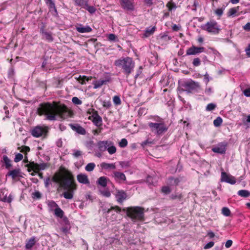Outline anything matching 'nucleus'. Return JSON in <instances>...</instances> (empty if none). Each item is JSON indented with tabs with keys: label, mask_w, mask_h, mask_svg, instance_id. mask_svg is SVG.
Instances as JSON below:
<instances>
[{
	"label": "nucleus",
	"mask_w": 250,
	"mask_h": 250,
	"mask_svg": "<svg viewBox=\"0 0 250 250\" xmlns=\"http://www.w3.org/2000/svg\"><path fill=\"white\" fill-rule=\"evenodd\" d=\"M93 118V122L97 126H100L102 123V118L98 114L97 112H95L92 115Z\"/></svg>",
	"instance_id": "obj_24"
},
{
	"label": "nucleus",
	"mask_w": 250,
	"mask_h": 250,
	"mask_svg": "<svg viewBox=\"0 0 250 250\" xmlns=\"http://www.w3.org/2000/svg\"><path fill=\"white\" fill-rule=\"evenodd\" d=\"M107 178L104 176L100 177L97 181V183L103 187H105L107 186Z\"/></svg>",
	"instance_id": "obj_29"
},
{
	"label": "nucleus",
	"mask_w": 250,
	"mask_h": 250,
	"mask_svg": "<svg viewBox=\"0 0 250 250\" xmlns=\"http://www.w3.org/2000/svg\"><path fill=\"white\" fill-rule=\"evenodd\" d=\"M92 79V77H87L86 76H80L78 78V81L82 84L85 83V82H88Z\"/></svg>",
	"instance_id": "obj_32"
},
{
	"label": "nucleus",
	"mask_w": 250,
	"mask_h": 250,
	"mask_svg": "<svg viewBox=\"0 0 250 250\" xmlns=\"http://www.w3.org/2000/svg\"><path fill=\"white\" fill-rule=\"evenodd\" d=\"M69 173L62 175L60 173H56L53 176L48 177L44 179V186L48 188L53 183L57 184L58 188L70 189L73 186Z\"/></svg>",
	"instance_id": "obj_2"
},
{
	"label": "nucleus",
	"mask_w": 250,
	"mask_h": 250,
	"mask_svg": "<svg viewBox=\"0 0 250 250\" xmlns=\"http://www.w3.org/2000/svg\"><path fill=\"white\" fill-rule=\"evenodd\" d=\"M114 64L119 68H121L123 72L126 75H129L133 70L135 63L132 58L126 57H122L116 60Z\"/></svg>",
	"instance_id": "obj_3"
},
{
	"label": "nucleus",
	"mask_w": 250,
	"mask_h": 250,
	"mask_svg": "<svg viewBox=\"0 0 250 250\" xmlns=\"http://www.w3.org/2000/svg\"><path fill=\"white\" fill-rule=\"evenodd\" d=\"M87 1L85 0H75V3L76 5L80 6H85Z\"/></svg>",
	"instance_id": "obj_41"
},
{
	"label": "nucleus",
	"mask_w": 250,
	"mask_h": 250,
	"mask_svg": "<svg viewBox=\"0 0 250 250\" xmlns=\"http://www.w3.org/2000/svg\"><path fill=\"white\" fill-rule=\"evenodd\" d=\"M101 194L104 197H109L111 195L110 192L108 190H100Z\"/></svg>",
	"instance_id": "obj_47"
},
{
	"label": "nucleus",
	"mask_w": 250,
	"mask_h": 250,
	"mask_svg": "<svg viewBox=\"0 0 250 250\" xmlns=\"http://www.w3.org/2000/svg\"><path fill=\"white\" fill-rule=\"evenodd\" d=\"M110 176L114 179L115 181L118 183L122 184L126 181V176L125 174L122 172L114 171Z\"/></svg>",
	"instance_id": "obj_11"
},
{
	"label": "nucleus",
	"mask_w": 250,
	"mask_h": 250,
	"mask_svg": "<svg viewBox=\"0 0 250 250\" xmlns=\"http://www.w3.org/2000/svg\"><path fill=\"white\" fill-rule=\"evenodd\" d=\"M156 30V27L153 26L152 27L147 28L145 31L144 36L148 37L152 35Z\"/></svg>",
	"instance_id": "obj_31"
},
{
	"label": "nucleus",
	"mask_w": 250,
	"mask_h": 250,
	"mask_svg": "<svg viewBox=\"0 0 250 250\" xmlns=\"http://www.w3.org/2000/svg\"><path fill=\"white\" fill-rule=\"evenodd\" d=\"M76 29L78 32L81 33H89L92 31V29L90 26H83L81 24L76 26Z\"/></svg>",
	"instance_id": "obj_22"
},
{
	"label": "nucleus",
	"mask_w": 250,
	"mask_h": 250,
	"mask_svg": "<svg viewBox=\"0 0 250 250\" xmlns=\"http://www.w3.org/2000/svg\"><path fill=\"white\" fill-rule=\"evenodd\" d=\"M202 29L212 34L219 33L220 28L217 22L213 20L210 21L202 26Z\"/></svg>",
	"instance_id": "obj_6"
},
{
	"label": "nucleus",
	"mask_w": 250,
	"mask_h": 250,
	"mask_svg": "<svg viewBox=\"0 0 250 250\" xmlns=\"http://www.w3.org/2000/svg\"><path fill=\"white\" fill-rule=\"evenodd\" d=\"M84 8L87 10L91 14H93L96 11V8L92 6H89L87 2L86 3Z\"/></svg>",
	"instance_id": "obj_37"
},
{
	"label": "nucleus",
	"mask_w": 250,
	"mask_h": 250,
	"mask_svg": "<svg viewBox=\"0 0 250 250\" xmlns=\"http://www.w3.org/2000/svg\"><path fill=\"white\" fill-rule=\"evenodd\" d=\"M127 143H128L127 140L125 138H124L122 139L119 142V145L120 147L123 148L127 146Z\"/></svg>",
	"instance_id": "obj_43"
},
{
	"label": "nucleus",
	"mask_w": 250,
	"mask_h": 250,
	"mask_svg": "<svg viewBox=\"0 0 250 250\" xmlns=\"http://www.w3.org/2000/svg\"><path fill=\"white\" fill-rule=\"evenodd\" d=\"M240 7L239 6H237L235 7H233L229 9L228 12V17H234L236 15V14L239 11Z\"/></svg>",
	"instance_id": "obj_28"
},
{
	"label": "nucleus",
	"mask_w": 250,
	"mask_h": 250,
	"mask_svg": "<svg viewBox=\"0 0 250 250\" xmlns=\"http://www.w3.org/2000/svg\"><path fill=\"white\" fill-rule=\"evenodd\" d=\"M183 87L185 91L190 93L198 88L199 84L198 83L189 80L184 83Z\"/></svg>",
	"instance_id": "obj_9"
},
{
	"label": "nucleus",
	"mask_w": 250,
	"mask_h": 250,
	"mask_svg": "<svg viewBox=\"0 0 250 250\" xmlns=\"http://www.w3.org/2000/svg\"><path fill=\"white\" fill-rule=\"evenodd\" d=\"M70 178L71 179L72 183V185L73 186L72 187V188H70V189H63L64 190H66L63 194V197L66 199H71L73 198V192L74 190H76L77 188L76 184H75L73 177L71 174H70Z\"/></svg>",
	"instance_id": "obj_10"
},
{
	"label": "nucleus",
	"mask_w": 250,
	"mask_h": 250,
	"mask_svg": "<svg viewBox=\"0 0 250 250\" xmlns=\"http://www.w3.org/2000/svg\"><path fill=\"white\" fill-rule=\"evenodd\" d=\"M244 29L245 30L250 31V22H248L244 26Z\"/></svg>",
	"instance_id": "obj_63"
},
{
	"label": "nucleus",
	"mask_w": 250,
	"mask_h": 250,
	"mask_svg": "<svg viewBox=\"0 0 250 250\" xmlns=\"http://www.w3.org/2000/svg\"><path fill=\"white\" fill-rule=\"evenodd\" d=\"M121 5L126 10L132 11L134 9V5L131 0H121Z\"/></svg>",
	"instance_id": "obj_16"
},
{
	"label": "nucleus",
	"mask_w": 250,
	"mask_h": 250,
	"mask_svg": "<svg viewBox=\"0 0 250 250\" xmlns=\"http://www.w3.org/2000/svg\"><path fill=\"white\" fill-rule=\"evenodd\" d=\"M179 182V180L178 178H174L170 177L168 179V183L171 185H177Z\"/></svg>",
	"instance_id": "obj_39"
},
{
	"label": "nucleus",
	"mask_w": 250,
	"mask_h": 250,
	"mask_svg": "<svg viewBox=\"0 0 250 250\" xmlns=\"http://www.w3.org/2000/svg\"><path fill=\"white\" fill-rule=\"evenodd\" d=\"M103 106L106 108H109L111 106V103L109 101H104L103 102Z\"/></svg>",
	"instance_id": "obj_61"
},
{
	"label": "nucleus",
	"mask_w": 250,
	"mask_h": 250,
	"mask_svg": "<svg viewBox=\"0 0 250 250\" xmlns=\"http://www.w3.org/2000/svg\"><path fill=\"white\" fill-rule=\"evenodd\" d=\"M227 143L226 142H221L215 147L212 148V151L215 153L219 154H224L226 152Z\"/></svg>",
	"instance_id": "obj_14"
},
{
	"label": "nucleus",
	"mask_w": 250,
	"mask_h": 250,
	"mask_svg": "<svg viewBox=\"0 0 250 250\" xmlns=\"http://www.w3.org/2000/svg\"><path fill=\"white\" fill-rule=\"evenodd\" d=\"M23 159V155L21 153H17L15 155L14 161L16 163L20 162Z\"/></svg>",
	"instance_id": "obj_46"
},
{
	"label": "nucleus",
	"mask_w": 250,
	"mask_h": 250,
	"mask_svg": "<svg viewBox=\"0 0 250 250\" xmlns=\"http://www.w3.org/2000/svg\"><path fill=\"white\" fill-rule=\"evenodd\" d=\"M37 241L35 236L30 238L26 242L25 245V248L27 250H30L35 245L36 242Z\"/></svg>",
	"instance_id": "obj_25"
},
{
	"label": "nucleus",
	"mask_w": 250,
	"mask_h": 250,
	"mask_svg": "<svg viewBox=\"0 0 250 250\" xmlns=\"http://www.w3.org/2000/svg\"><path fill=\"white\" fill-rule=\"evenodd\" d=\"M13 199V196L12 194H8L7 190L4 189L0 191V201L4 202L10 203Z\"/></svg>",
	"instance_id": "obj_12"
},
{
	"label": "nucleus",
	"mask_w": 250,
	"mask_h": 250,
	"mask_svg": "<svg viewBox=\"0 0 250 250\" xmlns=\"http://www.w3.org/2000/svg\"><path fill=\"white\" fill-rule=\"evenodd\" d=\"M109 141H100L97 143V146L99 151L104 152L107 150Z\"/></svg>",
	"instance_id": "obj_19"
},
{
	"label": "nucleus",
	"mask_w": 250,
	"mask_h": 250,
	"mask_svg": "<svg viewBox=\"0 0 250 250\" xmlns=\"http://www.w3.org/2000/svg\"><path fill=\"white\" fill-rule=\"evenodd\" d=\"M32 197L36 199H40L41 197V194L39 191H36L32 193Z\"/></svg>",
	"instance_id": "obj_54"
},
{
	"label": "nucleus",
	"mask_w": 250,
	"mask_h": 250,
	"mask_svg": "<svg viewBox=\"0 0 250 250\" xmlns=\"http://www.w3.org/2000/svg\"><path fill=\"white\" fill-rule=\"evenodd\" d=\"M72 101L74 104L77 105L81 104L82 103V102L78 98L76 97H73Z\"/></svg>",
	"instance_id": "obj_49"
},
{
	"label": "nucleus",
	"mask_w": 250,
	"mask_h": 250,
	"mask_svg": "<svg viewBox=\"0 0 250 250\" xmlns=\"http://www.w3.org/2000/svg\"><path fill=\"white\" fill-rule=\"evenodd\" d=\"M101 167L103 169H116L115 163H106L105 162L102 163L100 165Z\"/></svg>",
	"instance_id": "obj_26"
},
{
	"label": "nucleus",
	"mask_w": 250,
	"mask_h": 250,
	"mask_svg": "<svg viewBox=\"0 0 250 250\" xmlns=\"http://www.w3.org/2000/svg\"><path fill=\"white\" fill-rule=\"evenodd\" d=\"M48 127L44 125H39L34 127L31 130V135L36 138L46 135Z\"/></svg>",
	"instance_id": "obj_7"
},
{
	"label": "nucleus",
	"mask_w": 250,
	"mask_h": 250,
	"mask_svg": "<svg viewBox=\"0 0 250 250\" xmlns=\"http://www.w3.org/2000/svg\"><path fill=\"white\" fill-rule=\"evenodd\" d=\"M127 216L133 221H141L144 219V209L139 207H133L124 209Z\"/></svg>",
	"instance_id": "obj_5"
},
{
	"label": "nucleus",
	"mask_w": 250,
	"mask_h": 250,
	"mask_svg": "<svg viewBox=\"0 0 250 250\" xmlns=\"http://www.w3.org/2000/svg\"><path fill=\"white\" fill-rule=\"evenodd\" d=\"M204 81L206 83H208L209 81V76L207 73H206V74L204 75Z\"/></svg>",
	"instance_id": "obj_62"
},
{
	"label": "nucleus",
	"mask_w": 250,
	"mask_h": 250,
	"mask_svg": "<svg viewBox=\"0 0 250 250\" xmlns=\"http://www.w3.org/2000/svg\"><path fill=\"white\" fill-rule=\"evenodd\" d=\"M40 115H44L45 119L49 121L65 119L72 115V111L64 104L57 102L41 104L38 109Z\"/></svg>",
	"instance_id": "obj_1"
},
{
	"label": "nucleus",
	"mask_w": 250,
	"mask_h": 250,
	"mask_svg": "<svg viewBox=\"0 0 250 250\" xmlns=\"http://www.w3.org/2000/svg\"><path fill=\"white\" fill-rule=\"evenodd\" d=\"M30 148L27 146H22L21 148V152L26 155L27 153L30 151Z\"/></svg>",
	"instance_id": "obj_48"
},
{
	"label": "nucleus",
	"mask_w": 250,
	"mask_h": 250,
	"mask_svg": "<svg viewBox=\"0 0 250 250\" xmlns=\"http://www.w3.org/2000/svg\"><path fill=\"white\" fill-rule=\"evenodd\" d=\"M114 210L117 212H120L121 210V209L120 208H119L118 206H115L113 207H111L110 209H108L107 211V213H109L111 210Z\"/></svg>",
	"instance_id": "obj_51"
},
{
	"label": "nucleus",
	"mask_w": 250,
	"mask_h": 250,
	"mask_svg": "<svg viewBox=\"0 0 250 250\" xmlns=\"http://www.w3.org/2000/svg\"><path fill=\"white\" fill-rule=\"evenodd\" d=\"M108 39L110 41H114L116 40L117 37L114 34H110L108 35Z\"/></svg>",
	"instance_id": "obj_57"
},
{
	"label": "nucleus",
	"mask_w": 250,
	"mask_h": 250,
	"mask_svg": "<svg viewBox=\"0 0 250 250\" xmlns=\"http://www.w3.org/2000/svg\"><path fill=\"white\" fill-rule=\"evenodd\" d=\"M3 160L5 166V168L7 169H9L12 166L11 164V160L8 158V157L6 155H3Z\"/></svg>",
	"instance_id": "obj_34"
},
{
	"label": "nucleus",
	"mask_w": 250,
	"mask_h": 250,
	"mask_svg": "<svg viewBox=\"0 0 250 250\" xmlns=\"http://www.w3.org/2000/svg\"><path fill=\"white\" fill-rule=\"evenodd\" d=\"M156 121L155 123H148V126L152 132L158 136L162 135L167 130L168 127L164 120L159 117L157 118Z\"/></svg>",
	"instance_id": "obj_4"
},
{
	"label": "nucleus",
	"mask_w": 250,
	"mask_h": 250,
	"mask_svg": "<svg viewBox=\"0 0 250 250\" xmlns=\"http://www.w3.org/2000/svg\"><path fill=\"white\" fill-rule=\"evenodd\" d=\"M113 101L116 105H120L121 104L120 98L118 96H115L113 98Z\"/></svg>",
	"instance_id": "obj_44"
},
{
	"label": "nucleus",
	"mask_w": 250,
	"mask_h": 250,
	"mask_svg": "<svg viewBox=\"0 0 250 250\" xmlns=\"http://www.w3.org/2000/svg\"><path fill=\"white\" fill-rule=\"evenodd\" d=\"M223 122L222 119L220 117H218L213 121V125L216 127L219 126Z\"/></svg>",
	"instance_id": "obj_40"
},
{
	"label": "nucleus",
	"mask_w": 250,
	"mask_h": 250,
	"mask_svg": "<svg viewBox=\"0 0 250 250\" xmlns=\"http://www.w3.org/2000/svg\"><path fill=\"white\" fill-rule=\"evenodd\" d=\"M109 154H113L116 153L117 151L116 147L114 146V143L111 141H109V144L107 146V150Z\"/></svg>",
	"instance_id": "obj_27"
},
{
	"label": "nucleus",
	"mask_w": 250,
	"mask_h": 250,
	"mask_svg": "<svg viewBox=\"0 0 250 250\" xmlns=\"http://www.w3.org/2000/svg\"><path fill=\"white\" fill-rule=\"evenodd\" d=\"M95 167V164L94 163H88L85 167L86 171L90 172L94 170Z\"/></svg>",
	"instance_id": "obj_36"
},
{
	"label": "nucleus",
	"mask_w": 250,
	"mask_h": 250,
	"mask_svg": "<svg viewBox=\"0 0 250 250\" xmlns=\"http://www.w3.org/2000/svg\"><path fill=\"white\" fill-rule=\"evenodd\" d=\"M214 245V243L212 241L209 242V243H207L204 247V249H208L209 248H212Z\"/></svg>",
	"instance_id": "obj_56"
},
{
	"label": "nucleus",
	"mask_w": 250,
	"mask_h": 250,
	"mask_svg": "<svg viewBox=\"0 0 250 250\" xmlns=\"http://www.w3.org/2000/svg\"><path fill=\"white\" fill-rule=\"evenodd\" d=\"M216 107V105L214 104L210 103L207 105L206 106L207 111H212L214 110Z\"/></svg>",
	"instance_id": "obj_45"
},
{
	"label": "nucleus",
	"mask_w": 250,
	"mask_h": 250,
	"mask_svg": "<svg viewBox=\"0 0 250 250\" xmlns=\"http://www.w3.org/2000/svg\"><path fill=\"white\" fill-rule=\"evenodd\" d=\"M106 82V81L105 80H98L94 81L93 82V84L94 85V88L97 89L101 87L103 84L105 83Z\"/></svg>",
	"instance_id": "obj_33"
},
{
	"label": "nucleus",
	"mask_w": 250,
	"mask_h": 250,
	"mask_svg": "<svg viewBox=\"0 0 250 250\" xmlns=\"http://www.w3.org/2000/svg\"><path fill=\"white\" fill-rule=\"evenodd\" d=\"M73 156L74 157H76V158H78L79 157V156H81L82 154V152L80 150H73Z\"/></svg>",
	"instance_id": "obj_50"
},
{
	"label": "nucleus",
	"mask_w": 250,
	"mask_h": 250,
	"mask_svg": "<svg viewBox=\"0 0 250 250\" xmlns=\"http://www.w3.org/2000/svg\"><path fill=\"white\" fill-rule=\"evenodd\" d=\"M192 64L195 66H199L201 64V61L199 58H195L192 62Z\"/></svg>",
	"instance_id": "obj_52"
},
{
	"label": "nucleus",
	"mask_w": 250,
	"mask_h": 250,
	"mask_svg": "<svg viewBox=\"0 0 250 250\" xmlns=\"http://www.w3.org/2000/svg\"><path fill=\"white\" fill-rule=\"evenodd\" d=\"M78 181L81 184L85 185H89L90 182L87 175L85 174L80 173L77 176Z\"/></svg>",
	"instance_id": "obj_18"
},
{
	"label": "nucleus",
	"mask_w": 250,
	"mask_h": 250,
	"mask_svg": "<svg viewBox=\"0 0 250 250\" xmlns=\"http://www.w3.org/2000/svg\"><path fill=\"white\" fill-rule=\"evenodd\" d=\"M238 194L243 197H247L250 195V192L247 190H240L238 192Z\"/></svg>",
	"instance_id": "obj_35"
},
{
	"label": "nucleus",
	"mask_w": 250,
	"mask_h": 250,
	"mask_svg": "<svg viewBox=\"0 0 250 250\" xmlns=\"http://www.w3.org/2000/svg\"><path fill=\"white\" fill-rule=\"evenodd\" d=\"M117 201L119 203L123 202L127 197L126 193L123 190H117L115 193Z\"/></svg>",
	"instance_id": "obj_17"
},
{
	"label": "nucleus",
	"mask_w": 250,
	"mask_h": 250,
	"mask_svg": "<svg viewBox=\"0 0 250 250\" xmlns=\"http://www.w3.org/2000/svg\"><path fill=\"white\" fill-rule=\"evenodd\" d=\"M41 32L42 35V39L45 40L48 42H51L53 40L52 34L50 32L44 30L43 29L41 30Z\"/></svg>",
	"instance_id": "obj_23"
},
{
	"label": "nucleus",
	"mask_w": 250,
	"mask_h": 250,
	"mask_svg": "<svg viewBox=\"0 0 250 250\" xmlns=\"http://www.w3.org/2000/svg\"><path fill=\"white\" fill-rule=\"evenodd\" d=\"M205 48L203 47H196L195 46H192L191 47L188 48L186 51L187 55H195L199 54L201 53L204 52Z\"/></svg>",
	"instance_id": "obj_13"
},
{
	"label": "nucleus",
	"mask_w": 250,
	"mask_h": 250,
	"mask_svg": "<svg viewBox=\"0 0 250 250\" xmlns=\"http://www.w3.org/2000/svg\"><path fill=\"white\" fill-rule=\"evenodd\" d=\"M162 191L165 194H168L170 192V189L169 187L167 186L163 187L162 188Z\"/></svg>",
	"instance_id": "obj_53"
},
{
	"label": "nucleus",
	"mask_w": 250,
	"mask_h": 250,
	"mask_svg": "<svg viewBox=\"0 0 250 250\" xmlns=\"http://www.w3.org/2000/svg\"><path fill=\"white\" fill-rule=\"evenodd\" d=\"M25 167L28 168L29 172L33 171L35 173H38L40 170H43L47 168L48 166L44 163L38 164L34 162H29V164L25 165Z\"/></svg>",
	"instance_id": "obj_8"
},
{
	"label": "nucleus",
	"mask_w": 250,
	"mask_h": 250,
	"mask_svg": "<svg viewBox=\"0 0 250 250\" xmlns=\"http://www.w3.org/2000/svg\"><path fill=\"white\" fill-rule=\"evenodd\" d=\"M167 7L168 8L169 11H171L172 8H176V5L174 3L169 2L167 4Z\"/></svg>",
	"instance_id": "obj_55"
},
{
	"label": "nucleus",
	"mask_w": 250,
	"mask_h": 250,
	"mask_svg": "<svg viewBox=\"0 0 250 250\" xmlns=\"http://www.w3.org/2000/svg\"><path fill=\"white\" fill-rule=\"evenodd\" d=\"M222 213L225 216H229L230 215V211L227 207H224L222 208Z\"/></svg>",
	"instance_id": "obj_42"
},
{
	"label": "nucleus",
	"mask_w": 250,
	"mask_h": 250,
	"mask_svg": "<svg viewBox=\"0 0 250 250\" xmlns=\"http://www.w3.org/2000/svg\"><path fill=\"white\" fill-rule=\"evenodd\" d=\"M215 13L218 16H221L222 15L223 13V9L221 8H218L215 11Z\"/></svg>",
	"instance_id": "obj_58"
},
{
	"label": "nucleus",
	"mask_w": 250,
	"mask_h": 250,
	"mask_svg": "<svg viewBox=\"0 0 250 250\" xmlns=\"http://www.w3.org/2000/svg\"><path fill=\"white\" fill-rule=\"evenodd\" d=\"M221 181L230 184H234L236 183V180L234 177L227 174L225 172H222Z\"/></svg>",
	"instance_id": "obj_15"
},
{
	"label": "nucleus",
	"mask_w": 250,
	"mask_h": 250,
	"mask_svg": "<svg viewBox=\"0 0 250 250\" xmlns=\"http://www.w3.org/2000/svg\"><path fill=\"white\" fill-rule=\"evenodd\" d=\"M21 169L20 168H16L9 171L7 176L11 177L13 179H15L16 178L21 176Z\"/></svg>",
	"instance_id": "obj_21"
},
{
	"label": "nucleus",
	"mask_w": 250,
	"mask_h": 250,
	"mask_svg": "<svg viewBox=\"0 0 250 250\" xmlns=\"http://www.w3.org/2000/svg\"><path fill=\"white\" fill-rule=\"evenodd\" d=\"M54 214L56 217L61 218H62L63 217L64 215V212L59 207H58L56 208H54Z\"/></svg>",
	"instance_id": "obj_30"
},
{
	"label": "nucleus",
	"mask_w": 250,
	"mask_h": 250,
	"mask_svg": "<svg viewBox=\"0 0 250 250\" xmlns=\"http://www.w3.org/2000/svg\"><path fill=\"white\" fill-rule=\"evenodd\" d=\"M232 244V241L231 240H228L225 243V247L226 248H230Z\"/></svg>",
	"instance_id": "obj_60"
},
{
	"label": "nucleus",
	"mask_w": 250,
	"mask_h": 250,
	"mask_svg": "<svg viewBox=\"0 0 250 250\" xmlns=\"http://www.w3.org/2000/svg\"><path fill=\"white\" fill-rule=\"evenodd\" d=\"M47 205L49 208L54 211V208H56L59 207V206L53 201H48Z\"/></svg>",
	"instance_id": "obj_38"
},
{
	"label": "nucleus",
	"mask_w": 250,
	"mask_h": 250,
	"mask_svg": "<svg viewBox=\"0 0 250 250\" xmlns=\"http://www.w3.org/2000/svg\"><path fill=\"white\" fill-rule=\"evenodd\" d=\"M245 51L247 55L250 57V45H249L248 47L246 49Z\"/></svg>",
	"instance_id": "obj_64"
},
{
	"label": "nucleus",
	"mask_w": 250,
	"mask_h": 250,
	"mask_svg": "<svg viewBox=\"0 0 250 250\" xmlns=\"http://www.w3.org/2000/svg\"><path fill=\"white\" fill-rule=\"evenodd\" d=\"M70 126L73 130L80 134L85 135L86 134V131L84 128L79 125L70 124Z\"/></svg>",
	"instance_id": "obj_20"
},
{
	"label": "nucleus",
	"mask_w": 250,
	"mask_h": 250,
	"mask_svg": "<svg viewBox=\"0 0 250 250\" xmlns=\"http://www.w3.org/2000/svg\"><path fill=\"white\" fill-rule=\"evenodd\" d=\"M243 93L246 97H250V87L244 90Z\"/></svg>",
	"instance_id": "obj_59"
}]
</instances>
